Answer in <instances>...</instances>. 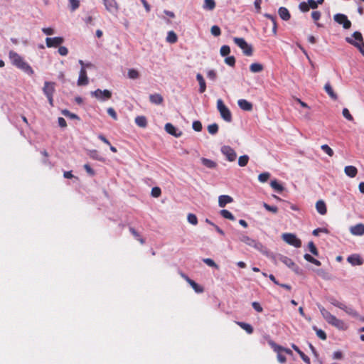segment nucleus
<instances>
[{"instance_id": "1", "label": "nucleus", "mask_w": 364, "mask_h": 364, "mask_svg": "<svg viewBox=\"0 0 364 364\" xmlns=\"http://www.w3.org/2000/svg\"><path fill=\"white\" fill-rule=\"evenodd\" d=\"M9 57L14 65L28 75L33 74L32 68L26 61H24L23 58L17 53L14 50H11L9 53Z\"/></svg>"}, {"instance_id": "2", "label": "nucleus", "mask_w": 364, "mask_h": 364, "mask_svg": "<svg viewBox=\"0 0 364 364\" xmlns=\"http://www.w3.org/2000/svg\"><path fill=\"white\" fill-rule=\"evenodd\" d=\"M320 312L328 323L339 330H346L348 325L343 321L331 314L324 307H319Z\"/></svg>"}, {"instance_id": "3", "label": "nucleus", "mask_w": 364, "mask_h": 364, "mask_svg": "<svg viewBox=\"0 0 364 364\" xmlns=\"http://www.w3.org/2000/svg\"><path fill=\"white\" fill-rule=\"evenodd\" d=\"M217 109L219 111L221 117L227 122H230L232 119L230 110L224 104L221 99L217 100Z\"/></svg>"}, {"instance_id": "4", "label": "nucleus", "mask_w": 364, "mask_h": 364, "mask_svg": "<svg viewBox=\"0 0 364 364\" xmlns=\"http://www.w3.org/2000/svg\"><path fill=\"white\" fill-rule=\"evenodd\" d=\"M234 43L239 46L243 51V53L247 56H251L253 53L252 47L247 44V43L242 38L235 37L233 38Z\"/></svg>"}, {"instance_id": "5", "label": "nucleus", "mask_w": 364, "mask_h": 364, "mask_svg": "<svg viewBox=\"0 0 364 364\" xmlns=\"http://www.w3.org/2000/svg\"><path fill=\"white\" fill-rule=\"evenodd\" d=\"M43 93L48 98L49 104L51 107L53 106V94L55 92V83L52 82H45L43 88Z\"/></svg>"}, {"instance_id": "6", "label": "nucleus", "mask_w": 364, "mask_h": 364, "mask_svg": "<svg viewBox=\"0 0 364 364\" xmlns=\"http://www.w3.org/2000/svg\"><path fill=\"white\" fill-rule=\"evenodd\" d=\"M283 240L287 244L295 247H300L301 246V241L296 235L293 233H284L282 235Z\"/></svg>"}, {"instance_id": "7", "label": "nucleus", "mask_w": 364, "mask_h": 364, "mask_svg": "<svg viewBox=\"0 0 364 364\" xmlns=\"http://www.w3.org/2000/svg\"><path fill=\"white\" fill-rule=\"evenodd\" d=\"M240 240L246 245L255 247L256 250L262 251V249L264 248V246L262 244L250 237L247 235H242L240 237Z\"/></svg>"}, {"instance_id": "8", "label": "nucleus", "mask_w": 364, "mask_h": 364, "mask_svg": "<svg viewBox=\"0 0 364 364\" xmlns=\"http://www.w3.org/2000/svg\"><path fill=\"white\" fill-rule=\"evenodd\" d=\"M92 96L102 101L109 100L112 97V92L108 90H102L97 89L91 93Z\"/></svg>"}, {"instance_id": "9", "label": "nucleus", "mask_w": 364, "mask_h": 364, "mask_svg": "<svg viewBox=\"0 0 364 364\" xmlns=\"http://www.w3.org/2000/svg\"><path fill=\"white\" fill-rule=\"evenodd\" d=\"M334 21L340 25H342L343 28L349 29L351 26V22L348 19L345 14H337L334 15Z\"/></svg>"}, {"instance_id": "10", "label": "nucleus", "mask_w": 364, "mask_h": 364, "mask_svg": "<svg viewBox=\"0 0 364 364\" xmlns=\"http://www.w3.org/2000/svg\"><path fill=\"white\" fill-rule=\"evenodd\" d=\"M64 42L63 37L46 38V43L48 48H57L59 47Z\"/></svg>"}, {"instance_id": "11", "label": "nucleus", "mask_w": 364, "mask_h": 364, "mask_svg": "<svg viewBox=\"0 0 364 364\" xmlns=\"http://www.w3.org/2000/svg\"><path fill=\"white\" fill-rule=\"evenodd\" d=\"M222 153L226 156L229 161H234L236 159L237 154L233 149L229 146H223L221 148Z\"/></svg>"}, {"instance_id": "12", "label": "nucleus", "mask_w": 364, "mask_h": 364, "mask_svg": "<svg viewBox=\"0 0 364 364\" xmlns=\"http://www.w3.org/2000/svg\"><path fill=\"white\" fill-rule=\"evenodd\" d=\"M105 9L111 14H117L119 10V6L115 0H102Z\"/></svg>"}, {"instance_id": "13", "label": "nucleus", "mask_w": 364, "mask_h": 364, "mask_svg": "<svg viewBox=\"0 0 364 364\" xmlns=\"http://www.w3.org/2000/svg\"><path fill=\"white\" fill-rule=\"evenodd\" d=\"M279 260L283 263L285 265H287L288 267L291 268L293 271H294L296 273H299V267H298V265H296L294 261L289 258L287 256H280L279 257Z\"/></svg>"}, {"instance_id": "14", "label": "nucleus", "mask_w": 364, "mask_h": 364, "mask_svg": "<svg viewBox=\"0 0 364 364\" xmlns=\"http://www.w3.org/2000/svg\"><path fill=\"white\" fill-rule=\"evenodd\" d=\"M89 83L87 71L85 68H81L79 73V77L77 82L78 86H85Z\"/></svg>"}, {"instance_id": "15", "label": "nucleus", "mask_w": 364, "mask_h": 364, "mask_svg": "<svg viewBox=\"0 0 364 364\" xmlns=\"http://www.w3.org/2000/svg\"><path fill=\"white\" fill-rule=\"evenodd\" d=\"M347 261L353 266H360L364 262L363 259L358 254H353L348 256Z\"/></svg>"}, {"instance_id": "16", "label": "nucleus", "mask_w": 364, "mask_h": 364, "mask_svg": "<svg viewBox=\"0 0 364 364\" xmlns=\"http://www.w3.org/2000/svg\"><path fill=\"white\" fill-rule=\"evenodd\" d=\"M349 231L353 235L362 236L364 235V224L358 223L355 225L350 226Z\"/></svg>"}, {"instance_id": "17", "label": "nucleus", "mask_w": 364, "mask_h": 364, "mask_svg": "<svg viewBox=\"0 0 364 364\" xmlns=\"http://www.w3.org/2000/svg\"><path fill=\"white\" fill-rule=\"evenodd\" d=\"M269 344L272 347V348L274 350V352L277 354V360L281 363H284L287 361V358L285 355L283 354V351L282 350L277 349L275 347V345H277L276 343H274L272 341H269Z\"/></svg>"}, {"instance_id": "18", "label": "nucleus", "mask_w": 364, "mask_h": 364, "mask_svg": "<svg viewBox=\"0 0 364 364\" xmlns=\"http://www.w3.org/2000/svg\"><path fill=\"white\" fill-rule=\"evenodd\" d=\"M238 106L245 111H251L252 109V104L246 100L241 99L237 101Z\"/></svg>"}, {"instance_id": "19", "label": "nucleus", "mask_w": 364, "mask_h": 364, "mask_svg": "<svg viewBox=\"0 0 364 364\" xmlns=\"http://www.w3.org/2000/svg\"><path fill=\"white\" fill-rule=\"evenodd\" d=\"M232 198L228 195H222L218 198V205L221 208L225 207L228 203H232Z\"/></svg>"}, {"instance_id": "20", "label": "nucleus", "mask_w": 364, "mask_h": 364, "mask_svg": "<svg viewBox=\"0 0 364 364\" xmlns=\"http://www.w3.org/2000/svg\"><path fill=\"white\" fill-rule=\"evenodd\" d=\"M165 130L169 134L176 136V137L181 136V135L182 134L181 132H179L178 133H177L176 127L171 123L166 124Z\"/></svg>"}, {"instance_id": "21", "label": "nucleus", "mask_w": 364, "mask_h": 364, "mask_svg": "<svg viewBox=\"0 0 364 364\" xmlns=\"http://www.w3.org/2000/svg\"><path fill=\"white\" fill-rule=\"evenodd\" d=\"M316 209L317 212L322 215L326 214L327 213L326 205L325 202L322 200H319L316 202Z\"/></svg>"}, {"instance_id": "22", "label": "nucleus", "mask_w": 364, "mask_h": 364, "mask_svg": "<svg viewBox=\"0 0 364 364\" xmlns=\"http://www.w3.org/2000/svg\"><path fill=\"white\" fill-rule=\"evenodd\" d=\"M346 41L348 43L354 46L355 47H356L359 50V51L362 53V55H364V42H363L362 43H360L356 42L355 40H353V39H352L351 38H349V37H347L346 38Z\"/></svg>"}, {"instance_id": "23", "label": "nucleus", "mask_w": 364, "mask_h": 364, "mask_svg": "<svg viewBox=\"0 0 364 364\" xmlns=\"http://www.w3.org/2000/svg\"><path fill=\"white\" fill-rule=\"evenodd\" d=\"M149 100L153 104L161 105L164 101V98L161 96V95L156 93V94L150 95Z\"/></svg>"}, {"instance_id": "24", "label": "nucleus", "mask_w": 364, "mask_h": 364, "mask_svg": "<svg viewBox=\"0 0 364 364\" xmlns=\"http://www.w3.org/2000/svg\"><path fill=\"white\" fill-rule=\"evenodd\" d=\"M344 172L348 176L353 178L357 175L358 170L356 167L353 166H347L344 168Z\"/></svg>"}, {"instance_id": "25", "label": "nucleus", "mask_w": 364, "mask_h": 364, "mask_svg": "<svg viewBox=\"0 0 364 364\" xmlns=\"http://www.w3.org/2000/svg\"><path fill=\"white\" fill-rule=\"evenodd\" d=\"M196 79L199 83L200 87H199V92L203 93L206 90V84L205 82V80L201 74L198 73L196 75Z\"/></svg>"}, {"instance_id": "26", "label": "nucleus", "mask_w": 364, "mask_h": 364, "mask_svg": "<svg viewBox=\"0 0 364 364\" xmlns=\"http://www.w3.org/2000/svg\"><path fill=\"white\" fill-rule=\"evenodd\" d=\"M280 18L284 21H288L290 17V13L288 9L285 7H280L278 11Z\"/></svg>"}, {"instance_id": "27", "label": "nucleus", "mask_w": 364, "mask_h": 364, "mask_svg": "<svg viewBox=\"0 0 364 364\" xmlns=\"http://www.w3.org/2000/svg\"><path fill=\"white\" fill-rule=\"evenodd\" d=\"M324 90L331 99L337 100V95L334 92L333 87L329 82H327L325 85Z\"/></svg>"}, {"instance_id": "28", "label": "nucleus", "mask_w": 364, "mask_h": 364, "mask_svg": "<svg viewBox=\"0 0 364 364\" xmlns=\"http://www.w3.org/2000/svg\"><path fill=\"white\" fill-rule=\"evenodd\" d=\"M135 123L139 127L145 128L147 126V119L144 116H137L135 118Z\"/></svg>"}, {"instance_id": "29", "label": "nucleus", "mask_w": 364, "mask_h": 364, "mask_svg": "<svg viewBox=\"0 0 364 364\" xmlns=\"http://www.w3.org/2000/svg\"><path fill=\"white\" fill-rule=\"evenodd\" d=\"M236 323L242 328L243 330H245L248 334H252L253 333V328L252 326L247 323L245 322H240L237 321Z\"/></svg>"}, {"instance_id": "30", "label": "nucleus", "mask_w": 364, "mask_h": 364, "mask_svg": "<svg viewBox=\"0 0 364 364\" xmlns=\"http://www.w3.org/2000/svg\"><path fill=\"white\" fill-rule=\"evenodd\" d=\"M263 69H264L263 65L258 63H252L250 66V71L254 73H259V72L262 71Z\"/></svg>"}, {"instance_id": "31", "label": "nucleus", "mask_w": 364, "mask_h": 364, "mask_svg": "<svg viewBox=\"0 0 364 364\" xmlns=\"http://www.w3.org/2000/svg\"><path fill=\"white\" fill-rule=\"evenodd\" d=\"M129 231L132 234V235L141 244H144V239L140 235V234L132 227L129 228Z\"/></svg>"}, {"instance_id": "32", "label": "nucleus", "mask_w": 364, "mask_h": 364, "mask_svg": "<svg viewBox=\"0 0 364 364\" xmlns=\"http://www.w3.org/2000/svg\"><path fill=\"white\" fill-rule=\"evenodd\" d=\"M178 41V37L176 33L173 31L168 32L166 41L170 43H175Z\"/></svg>"}, {"instance_id": "33", "label": "nucleus", "mask_w": 364, "mask_h": 364, "mask_svg": "<svg viewBox=\"0 0 364 364\" xmlns=\"http://www.w3.org/2000/svg\"><path fill=\"white\" fill-rule=\"evenodd\" d=\"M201 161H202V164L205 166H206V167H208L209 168H214L217 166V164L215 161H212L210 159H208L202 158L201 159Z\"/></svg>"}, {"instance_id": "34", "label": "nucleus", "mask_w": 364, "mask_h": 364, "mask_svg": "<svg viewBox=\"0 0 364 364\" xmlns=\"http://www.w3.org/2000/svg\"><path fill=\"white\" fill-rule=\"evenodd\" d=\"M203 9L212 11L215 7V0H204Z\"/></svg>"}, {"instance_id": "35", "label": "nucleus", "mask_w": 364, "mask_h": 364, "mask_svg": "<svg viewBox=\"0 0 364 364\" xmlns=\"http://www.w3.org/2000/svg\"><path fill=\"white\" fill-rule=\"evenodd\" d=\"M271 187L276 191L281 193L284 190L282 185L279 183L277 180H273L270 183Z\"/></svg>"}, {"instance_id": "36", "label": "nucleus", "mask_w": 364, "mask_h": 364, "mask_svg": "<svg viewBox=\"0 0 364 364\" xmlns=\"http://www.w3.org/2000/svg\"><path fill=\"white\" fill-rule=\"evenodd\" d=\"M188 284L191 285V287L194 289V291L196 293L203 292V291H204L203 287L200 286L199 284H198L195 281L190 280Z\"/></svg>"}, {"instance_id": "37", "label": "nucleus", "mask_w": 364, "mask_h": 364, "mask_svg": "<svg viewBox=\"0 0 364 364\" xmlns=\"http://www.w3.org/2000/svg\"><path fill=\"white\" fill-rule=\"evenodd\" d=\"M220 215L226 219L230 220H235L234 215L228 210L223 209L221 210L220 212Z\"/></svg>"}, {"instance_id": "38", "label": "nucleus", "mask_w": 364, "mask_h": 364, "mask_svg": "<svg viewBox=\"0 0 364 364\" xmlns=\"http://www.w3.org/2000/svg\"><path fill=\"white\" fill-rule=\"evenodd\" d=\"M249 161V156L247 155H243L238 159V165L241 167L245 166Z\"/></svg>"}, {"instance_id": "39", "label": "nucleus", "mask_w": 364, "mask_h": 364, "mask_svg": "<svg viewBox=\"0 0 364 364\" xmlns=\"http://www.w3.org/2000/svg\"><path fill=\"white\" fill-rule=\"evenodd\" d=\"M342 310H343L346 314L348 315H350L353 317L358 316V313L351 307H348L344 304L343 307L342 308Z\"/></svg>"}, {"instance_id": "40", "label": "nucleus", "mask_w": 364, "mask_h": 364, "mask_svg": "<svg viewBox=\"0 0 364 364\" xmlns=\"http://www.w3.org/2000/svg\"><path fill=\"white\" fill-rule=\"evenodd\" d=\"M218 129V125L216 123H213L208 126V131L212 135L217 134Z\"/></svg>"}, {"instance_id": "41", "label": "nucleus", "mask_w": 364, "mask_h": 364, "mask_svg": "<svg viewBox=\"0 0 364 364\" xmlns=\"http://www.w3.org/2000/svg\"><path fill=\"white\" fill-rule=\"evenodd\" d=\"M270 178V173H268V172H264V173H260L259 176H258V180L261 182V183H265L267 182L269 178Z\"/></svg>"}, {"instance_id": "42", "label": "nucleus", "mask_w": 364, "mask_h": 364, "mask_svg": "<svg viewBox=\"0 0 364 364\" xmlns=\"http://www.w3.org/2000/svg\"><path fill=\"white\" fill-rule=\"evenodd\" d=\"M263 207L269 212L272 213H277L278 212V208L274 205H269L267 203H263Z\"/></svg>"}, {"instance_id": "43", "label": "nucleus", "mask_w": 364, "mask_h": 364, "mask_svg": "<svg viewBox=\"0 0 364 364\" xmlns=\"http://www.w3.org/2000/svg\"><path fill=\"white\" fill-rule=\"evenodd\" d=\"M321 149L329 156H333L334 154L333 149L327 144L322 145Z\"/></svg>"}, {"instance_id": "44", "label": "nucleus", "mask_w": 364, "mask_h": 364, "mask_svg": "<svg viewBox=\"0 0 364 364\" xmlns=\"http://www.w3.org/2000/svg\"><path fill=\"white\" fill-rule=\"evenodd\" d=\"M187 220L189 223L196 225L198 224V218L195 214L189 213L187 216Z\"/></svg>"}, {"instance_id": "45", "label": "nucleus", "mask_w": 364, "mask_h": 364, "mask_svg": "<svg viewBox=\"0 0 364 364\" xmlns=\"http://www.w3.org/2000/svg\"><path fill=\"white\" fill-rule=\"evenodd\" d=\"M128 77L130 79H137L139 77V73L135 69H129L128 70Z\"/></svg>"}, {"instance_id": "46", "label": "nucleus", "mask_w": 364, "mask_h": 364, "mask_svg": "<svg viewBox=\"0 0 364 364\" xmlns=\"http://www.w3.org/2000/svg\"><path fill=\"white\" fill-rule=\"evenodd\" d=\"M309 251L315 256L318 255V250L313 242H309L308 244Z\"/></svg>"}, {"instance_id": "47", "label": "nucleus", "mask_w": 364, "mask_h": 364, "mask_svg": "<svg viewBox=\"0 0 364 364\" xmlns=\"http://www.w3.org/2000/svg\"><path fill=\"white\" fill-rule=\"evenodd\" d=\"M220 52L222 56H227L230 53V48L229 46L225 45L220 48Z\"/></svg>"}, {"instance_id": "48", "label": "nucleus", "mask_w": 364, "mask_h": 364, "mask_svg": "<svg viewBox=\"0 0 364 364\" xmlns=\"http://www.w3.org/2000/svg\"><path fill=\"white\" fill-rule=\"evenodd\" d=\"M316 331L317 336L323 341H325L327 338L326 333L321 329H318L317 328H314Z\"/></svg>"}, {"instance_id": "49", "label": "nucleus", "mask_w": 364, "mask_h": 364, "mask_svg": "<svg viewBox=\"0 0 364 364\" xmlns=\"http://www.w3.org/2000/svg\"><path fill=\"white\" fill-rule=\"evenodd\" d=\"M210 32L214 36H219L221 34V30L218 26H213Z\"/></svg>"}, {"instance_id": "50", "label": "nucleus", "mask_w": 364, "mask_h": 364, "mask_svg": "<svg viewBox=\"0 0 364 364\" xmlns=\"http://www.w3.org/2000/svg\"><path fill=\"white\" fill-rule=\"evenodd\" d=\"M151 194L154 198H159L161 194V190L159 187H154L151 189Z\"/></svg>"}, {"instance_id": "51", "label": "nucleus", "mask_w": 364, "mask_h": 364, "mask_svg": "<svg viewBox=\"0 0 364 364\" xmlns=\"http://www.w3.org/2000/svg\"><path fill=\"white\" fill-rule=\"evenodd\" d=\"M225 62L227 65H228L231 67H234L235 65V58L234 56H228L225 59Z\"/></svg>"}, {"instance_id": "52", "label": "nucleus", "mask_w": 364, "mask_h": 364, "mask_svg": "<svg viewBox=\"0 0 364 364\" xmlns=\"http://www.w3.org/2000/svg\"><path fill=\"white\" fill-rule=\"evenodd\" d=\"M193 129L196 132H200L202 130V124L200 121H194L192 124Z\"/></svg>"}, {"instance_id": "53", "label": "nucleus", "mask_w": 364, "mask_h": 364, "mask_svg": "<svg viewBox=\"0 0 364 364\" xmlns=\"http://www.w3.org/2000/svg\"><path fill=\"white\" fill-rule=\"evenodd\" d=\"M265 16L268 18H269L272 23H273V32L274 33H276V31H277V23H276V17L273 16L271 14H265Z\"/></svg>"}, {"instance_id": "54", "label": "nucleus", "mask_w": 364, "mask_h": 364, "mask_svg": "<svg viewBox=\"0 0 364 364\" xmlns=\"http://www.w3.org/2000/svg\"><path fill=\"white\" fill-rule=\"evenodd\" d=\"M343 116L349 121H353V117L350 114L349 110L347 108H344L342 112Z\"/></svg>"}, {"instance_id": "55", "label": "nucleus", "mask_w": 364, "mask_h": 364, "mask_svg": "<svg viewBox=\"0 0 364 364\" xmlns=\"http://www.w3.org/2000/svg\"><path fill=\"white\" fill-rule=\"evenodd\" d=\"M72 11L76 10L80 6V0H69Z\"/></svg>"}, {"instance_id": "56", "label": "nucleus", "mask_w": 364, "mask_h": 364, "mask_svg": "<svg viewBox=\"0 0 364 364\" xmlns=\"http://www.w3.org/2000/svg\"><path fill=\"white\" fill-rule=\"evenodd\" d=\"M203 262L208 266L215 267L218 269V266L215 264V262L210 258L203 259Z\"/></svg>"}, {"instance_id": "57", "label": "nucleus", "mask_w": 364, "mask_h": 364, "mask_svg": "<svg viewBox=\"0 0 364 364\" xmlns=\"http://www.w3.org/2000/svg\"><path fill=\"white\" fill-rule=\"evenodd\" d=\"M298 354L301 357V358L303 360L304 362H305L307 364H310V358L301 350H300Z\"/></svg>"}, {"instance_id": "58", "label": "nucleus", "mask_w": 364, "mask_h": 364, "mask_svg": "<svg viewBox=\"0 0 364 364\" xmlns=\"http://www.w3.org/2000/svg\"><path fill=\"white\" fill-rule=\"evenodd\" d=\"M107 113L112 118L114 119V120H117V112H115V110L114 109V108L112 107H109L107 109Z\"/></svg>"}, {"instance_id": "59", "label": "nucleus", "mask_w": 364, "mask_h": 364, "mask_svg": "<svg viewBox=\"0 0 364 364\" xmlns=\"http://www.w3.org/2000/svg\"><path fill=\"white\" fill-rule=\"evenodd\" d=\"M353 37L355 38V40L358 41V43L361 42L362 43L363 42V36L359 31H355L353 34Z\"/></svg>"}, {"instance_id": "60", "label": "nucleus", "mask_w": 364, "mask_h": 364, "mask_svg": "<svg viewBox=\"0 0 364 364\" xmlns=\"http://www.w3.org/2000/svg\"><path fill=\"white\" fill-rule=\"evenodd\" d=\"M299 9L302 11V12H307L309 11V8L308 6V4L307 2H301L299 4Z\"/></svg>"}, {"instance_id": "61", "label": "nucleus", "mask_w": 364, "mask_h": 364, "mask_svg": "<svg viewBox=\"0 0 364 364\" xmlns=\"http://www.w3.org/2000/svg\"><path fill=\"white\" fill-rule=\"evenodd\" d=\"M58 52L60 55L65 56L68 53V50L66 47L60 46Z\"/></svg>"}, {"instance_id": "62", "label": "nucleus", "mask_w": 364, "mask_h": 364, "mask_svg": "<svg viewBox=\"0 0 364 364\" xmlns=\"http://www.w3.org/2000/svg\"><path fill=\"white\" fill-rule=\"evenodd\" d=\"M307 4L309 9H316L318 7V5L319 4L318 1H315L314 0H308Z\"/></svg>"}, {"instance_id": "63", "label": "nucleus", "mask_w": 364, "mask_h": 364, "mask_svg": "<svg viewBox=\"0 0 364 364\" xmlns=\"http://www.w3.org/2000/svg\"><path fill=\"white\" fill-rule=\"evenodd\" d=\"M84 168L90 176H93L95 174V171L90 167V166L88 164L84 165Z\"/></svg>"}, {"instance_id": "64", "label": "nucleus", "mask_w": 364, "mask_h": 364, "mask_svg": "<svg viewBox=\"0 0 364 364\" xmlns=\"http://www.w3.org/2000/svg\"><path fill=\"white\" fill-rule=\"evenodd\" d=\"M252 306L256 311L262 312L263 309L261 306V305L259 304V303H258L257 301H254V302H252Z\"/></svg>"}]
</instances>
